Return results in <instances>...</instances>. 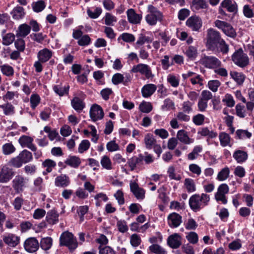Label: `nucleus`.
Segmentation results:
<instances>
[{
    "instance_id": "obj_1",
    "label": "nucleus",
    "mask_w": 254,
    "mask_h": 254,
    "mask_svg": "<svg viewBox=\"0 0 254 254\" xmlns=\"http://www.w3.org/2000/svg\"><path fill=\"white\" fill-rule=\"evenodd\" d=\"M209 200V195L206 193H202L201 195L195 194L190 197L189 205L192 210L196 212L206 206Z\"/></svg>"
},
{
    "instance_id": "obj_2",
    "label": "nucleus",
    "mask_w": 254,
    "mask_h": 254,
    "mask_svg": "<svg viewBox=\"0 0 254 254\" xmlns=\"http://www.w3.org/2000/svg\"><path fill=\"white\" fill-rule=\"evenodd\" d=\"M60 245L66 246L70 251H74L77 247L78 243L72 233L64 232L60 237Z\"/></svg>"
},
{
    "instance_id": "obj_3",
    "label": "nucleus",
    "mask_w": 254,
    "mask_h": 254,
    "mask_svg": "<svg viewBox=\"0 0 254 254\" xmlns=\"http://www.w3.org/2000/svg\"><path fill=\"white\" fill-rule=\"evenodd\" d=\"M149 13L146 16L145 19L148 24L154 25L157 21H161L163 18L162 13L152 5L148 6Z\"/></svg>"
},
{
    "instance_id": "obj_4",
    "label": "nucleus",
    "mask_w": 254,
    "mask_h": 254,
    "mask_svg": "<svg viewBox=\"0 0 254 254\" xmlns=\"http://www.w3.org/2000/svg\"><path fill=\"white\" fill-rule=\"evenodd\" d=\"M220 33L212 29L208 30L206 46L210 50H214L218 43L222 40Z\"/></svg>"
},
{
    "instance_id": "obj_5",
    "label": "nucleus",
    "mask_w": 254,
    "mask_h": 254,
    "mask_svg": "<svg viewBox=\"0 0 254 254\" xmlns=\"http://www.w3.org/2000/svg\"><path fill=\"white\" fill-rule=\"evenodd\" d=\"M232 60L235 64L242 67L246 66L249 63L248 57L241 49L236 51L233 54Z\"/></svg>"
},
{
    "instance_id": "obj_6",
    "label": "nucleus",
    "mask_w": 254,
    "mask_h": 254,
    "mask_svg": "<svg viewBox=\"0 0 254 254\" xmlns=\"http://www.w3.org/2000/svg\"><path fill=\"white\" fill-rule=\"evenodd\" d=\"M215 25L221 29L227 36L234 38L237 35L235 29L230 24L226 22L217 20L215 21Z\"/></svg>"
},
{
    "instance_id": "obj_7",
    "label": "nucleus",
    "mask_w": 254,
    "mask_h": 254,
    "mask_svg": "<svg viewBox=\"0 0 254 254\" xmlns=\"http://www.w3.org/2000/svg\"><path fill=\"white\" fill-rule=\"evenodd\" d=\"M201 64L208 68H216L221 65V62L213 56H204L200 60Z\"/></svg>"
},
{
    "instance_id": "obj_8",
    "label": "nucleus",
    "mask_w": 254,
    "mask_h": 254,
    "mask_svg": "<svg viewBox=\"0 0 254 254\" xmlns=\"http://www.w3.org/2000/svg\"><path fill=\"white\" fill-rule=\"evenodd\" d=\"M131 71L133 73L139 72L141 74L144 75L147 79L152 78L154 76L150 66L143 64H139L134 65Z\"/></svg>"
},
{
    "instance_id": "obj_9",
    "label": "nucleus",
    "mask_w": 254,
    "mask_h": 254,
    "mask_svg": "<svg viewBox=\"0 0 254 254\" xmlns=\"http://www.w3.org/2000/svg\"><path fill=\"white\" fill-rule=\"evenodd\" d=\"M229 190V189L227 184H223L220 185L215 195V198L216 201H221L222 203L226 204L227 200L225 195L228 193Z\"/></svg>"
},
{
    "instance_id": "obj_10",
    "label": "nucleus",
    "mask_w": 254,
    "mask_h": 254,
    "mask_svg": "<svg viewBox=\"0 0 254 254\" xmlns=\"http://www.w3.org/2000/svg\"><path fill=\"white\" fill-rule=\"evenodd\" d=\"M104 115V112L101 106L97 104L92 105L90 110V117L93 121L96 122L102 119Z\"/></svg>"
},
{
    "instance_id": "obj_11",
    "label": "nucleus",
    "mask_w": 254,
    "mask_h": 254,
    "mask_svg": "<svg viewBox=\"0 0 254 254\" xmlns=\"http://www.w3.org/2000/svg\"><path fill=\"white\" fill-rule=\"evenodd\" d=\"M25 250L29 253H34L39 249V244L38 240L35 238H28L24 242Z\"/></svg>"
},
{
    "instance_id": "obj_12",
    "label": "nucleus",
    "mask_w": 254,
    "mask_h": 254,
    "mask_svg": "<svg viewBox=\"0 0 254 254\" xmlns=\"http://www.w3.org/2000/svg\"><path fill=\"white\" fill-rule=\"evenodd\" d=\"M14 175L12 170L6 166L0 168V183H5L8 182Z\"/></svg>"
},
{
    "instance_id": "obj_13",
    "label": "nucleus",
    "mask_w": 254,
    "mask_h": 254,
    "mask_svg": "<svg viewBox=\"0 0 254 254\" xmlns=\"http://www.w3.org/2000/svg\"><path fill=\"white\" fill-rule=\"evenodd\" d=\"M186 24L193 31H198L202 26V21L197 16H191L187 20Z\"/></svg>"
},
{
    "instance_id": "obj_14",
    "label": "nucleus",
    "mask_w": 254,
    "mask_h": 254,
    "mask_svg": "<svg viewBox=\"0 0 254 254\" xmlns=\"http://www.w3.org/2000/svg\"><path fill=\"white\" fill-rule=\"evenodd\" d=\"M182 222V216L177 213H171L168 216V223L171 228L179 227Z\"/></svg>"
},
{
    "instance_id": "obj_15",
    "label": "nucleus",
    "mask_w": 254,
    "mask_h": 254,
    "mask_svg": "<svg viewBox=\"0 0 254 254\" xmlns=\"http://www.w3.org/2000/svg\"><path fill=\"white\" fill-rule=\"evenodd\" d=\"M26 182V178L20 175L16 176L12 181L13 188L17 192H20L23 190Z\"/></svg>"
},
{
    "instance_id": "obj_16",
    "label": "nucleus",
    "mask_w": 254,
    "mask_h": 254,
    "mask_svg": "<svg viewBox=\"0 0 254 254\" xmlns=\"http://www.w3.org/2000/svg\"><path fill=\"white\" fill-rule=\"evenodd\" d=\"M143 155L139 154L138 156H134L127 160V164L131 171H133L137 166L143 164Z\"/></svg>"
},
{
    "instance_id": "obj_17",
    "label": "nucleus",
    "mask_w": 254,
    "mask_h": 254,
    "mask_svg": "<svg viewBox=\"0 0 254 254\" xmlns=\"http://www.w3.org/2000/svg\"><path fill=\"white\" fill-rule=\"evenodd\" d=\"M33 139L26 135H22L21 136L18 142L20 145L23 147H28L32 151H36V146L33 144Z\"/></svg>"
},
{
    "instance_id": "obj_18",
    "label": "nucleus",
    "mask_w": 254,
    "mask_h": 254,
    "mask_svg": "<svg viewBox=\"0 0 254 254\" xmlns=\"http://www.w3.org/2000/svg\"><path fill=\"white\" fill-rule=\"evenodd\" d=\"M182 238L177 233L170 235L167 239L168 245L173 249L178 248L182 244Z\"/></svg>"
},
{
    "instance_id": "obj_19",
    "label": "nucleus",
    "mask_w": 254,
    "mask_h": 254,
    "mask_svg": "<svg viewBox=\"0 0 254 254\" xmlns=\"http://www.w3.org/2000/svg\"><path fill=\"white\" fill-rule=\"evenodd\" d=\"M221 6L229 12L236 13L238 11L237 3L233 0H223L221 3Z\"/></svg>"
},
{
    "instance_id": "obj_20",
    "label": "nucleus",
    "mask_w": 254,
    "mask_h": 254,
    "mask_svg": "<svg viewBox=\"0 0 254 254\" xmlns=\"http://www.w3.org/2000/svg\"><path fill=\"white\" fill-rule=\"evenodd\" d=\"M130 190L137 199H142L145 196V190L139 188L138 184L135 182L130 183Z\"/></svg>"
},
{
    "instance_id": "obj_21",
    "label": "nucleus",
    "mask_w": 254,
    "mask_h": 254,
    "mask_svg": "<svg viewBox=\"0 0 254 254\" xmlns=\"http://www.w3.org/2000/svg\"><path fill=\"white\" fill-rule=\"evenodd\" d=\"M127 16L129 22L132 24L140 23L142 15L137 14L133 9H129L127 11Z\"/></svg>"
},
{
    "instance_id": "obj_22",
    "label": "nucleus",
    "mask_w": 254,
    "mask_h": 254,
    "mask_svg": "<svg viewBox=\"0 0 254 254\" xmlns=\"http://www.w3.org/2000/svg\"><path fill=\"white\" fill-rule=\"evenodd\" d=\"M69 184V178L65 175H60L55 179V185L57 187L65 188L68 186Z\"/></svg>"
},
{
    "instance_id": "obj_23",
    "label": "nucleus",
    "mask_w": 254,
    "mask_h": 254,
    "mask_svg": "<svg viewBox=\"0 0 254 254\" xmlns=\"http://www.w3.org/2000/svg\"><path fill=\"white\" fill-rule=\"evenodd\" d=\"M156 88V85L153 84H147L144 85L141 89L142 96L145 98L150 97L154 93Z\"/></svg>"
},
{
    "instance_id": "obj_24",
    "label": "nucleus",
    "mask_w": 254,
    "mask_h": 254,
    "mask_svg": "<svg viewBox=\"0 0 254 254\" xmlns=\"http://www.w3.org/2000/svg\"><path fill=\"white\" fill-rule=\"evenodd\" d=\"M52 53L49 49L45 48L40 50L38 53V58L41 63H45L52 57Z\"/></svg>"
},
{
    "instance_id": "obj_25",
    "label": "nucleus",
    "mask_w": 254,
    "mask_h": 254,
    "mask_svg": "<svg viewBox=\"0 0 254 254\" xmlns=\"http://www.w3.org/2000/svg\"><path fill=\"white\" fill-rule=\"evenodd\" d=\"M46 220L50 224H56L59 221V214L55 210H51L47 214Z\"/></svg>"
},
{
    "instance_id": "obj_26",
    "label": "nucleus",
    "mask_w": 254,
    "mask_h": 254,
    "mask_svg": "<svg viewBox=\"0 0 254 254\" xmlns=\"http://www.w3.org/2000/svg\"><path fill=\"white\" fill-rule=\"evenodd\" d=\"M177 138L182 142L189 144L193 142V139L190 138L187 132L184 130H180L177 134Z\"/></svg>"
},
{
    "instance_id": "obj_27",
    "label": "nucleus",
    "mask_w": 254,
    "mask_h": 254,
    "mask_svg": "<svg viewBox=\"0 0 254 254\" xmlns=\"http://www.w3.org/2000/svg\"><path fill=\"white\" fill-rule=\"evenodd\" d=\"M233 157L239 163H241L245 162L248 158V154L246 152L238 150H236L233 154Z\"/></svg>"
},
{
    "instance_id": "obj_28",
    "label": "nucleus",
    "mask_w": 254,
    "mask_h": 254,
    "mask_svg": "<svg viewBox=\"0 0 254 254\" xmlns=\"http://www.w3.org/2000/svg\"><path fill=\"white\" fill-rule=\"evenodd\" d=\"M3 241L7 245L11 247L16 246L19 242V239L18 237L13 234H9L3 239Z\"/></svg>"
},
{
    "instance_id": "obj_29",
    "label": "nucleus",
    "mask_w": 254,
    "mask_h": 254,
    "mask_svg": "<svg viewBox=\"0 0 254 254\" xmlns=\"http://www.w3.org/2000/svg\"><path fill=\"white\" fill-rule=\"evenodd\" d=\"M64 162L66 165L70 166L71 167L76 168L81 164V160L78 157L75 156H70Z\"/></svg>"
},
{
    "instance_id": "obj_30",
    "label": "nucleus",
    "mask_w": 254,
    "mask_h": 254,
    "mask_svg": "<svg viewBox=\"0 0 254 254\" xmlns=\"http://www.w3.org/2000/svg\"><path fill=\"white\" fill-rule=\"evenodd\" d=\"M71 105L73 109L77 112H80L85 107L83 101L78 97H74L71 102Z\"/></svg>"
},
{
    "instance_id": "obj_31",
    "label": "nucleus",
    "mask_w": 254,
    "mask_h": 254,
    "mask_svg": "<svg viewBox=\"0 0 254 254\" xmlns=\"http://www.w3.org/2000/svg\"><path fill=\"white\" fill-rule=\"evenodd\" d=\"M23 163H26L32 160V153L27 150H23L18 155Z\"/></svg>"
},
{
    "instance_id": "obj_32",
    "label": "nucleus",
    "mask_w": 254,
    "mask_h": 254,
    "mask_svg": "<svg viewBox=\"0 0 254 254\" xmlns=\"http://www.w3.org/2000/svg\"><path fill=\"white\" fill-rule=\"evenodd\" d=\"M11 14L14 19H19L24 15V8L21 6H16L12 10Z\"/></svg>"
},
{
    "instance_id": "obj_33",
    "label": "nucleus",
    "mask_w": 254,
    "mask_h": 254,
    "mask_svg": "<svg viewBox=\"0 0 254 254\" xmlns=\"http://www.w3.org/2000/svg\"><path fill=\"white\" fill-rule=\"evenodd\" d=\"M184 185L188 192H192L196 190L194 181L191 179L186 178L185 180Z\"/></svg>"
},
{
    "instance_id": "obj_34",
    "label": "nucleus",
    "mask_w": 254,
    "mask_h": 254,
    "mask_svg": "<svg viewBox=\"0 0 254 254\" xmlns=\"http://www.w3.org/2000/svg\"><path fill=\"white\" fill-rule=\"evenodd\" d=\"M232 78L239 84H242L245 80V76L241 72L233 71L230 72Z\"/></svg>"
},
{
    "instance_id": "obj_35",
    "label": "nucleus",
    "mask_w": 254,
    "mask_h": 254,
    "mask_svg": "<svg viewBox=\"0 0 254 254\" xmlns=\"http://www.w3.org/2000/svg\"><path fill=\"white\" fill-rule=\"evenodd\" d=\"M42 164L44 167L46 168V171L43 172V174L44 175L50 173L52 171L53 168H55L56 166V162L51 159H46L43 162Z\"/></svg>"
},
{
    "instance_id": "obj_36",
    "label": "nucleus",
    "mask_w": 254,
    "mask_h": 254,
    "mask_svg": "<svg viewBox=\"0 0 254 254\" xmlns=\"http://www.w3.org/2000/svg\"><path fill=\"white\" fill-rule=\"evenodd\" d=\"M219 137L220 144L222 146L225 147L230 144V137L228 134L224 132H221L219 134Z\"/></svg>"
},
{
    "instance_id": "obj_37",
    "label": "nucleus",
    "mask_w": 254,
    "mask_h": 254,
    "mask_svg": "<svg viewBox=\"0 0 254 254\" xmlns=\"http://www.w3.org/2000/svg\"><path fill=\"white\" fill-rule=\"evenodd\" d=\"M101 164L103 168L108 170L113 169L112 163L111 159L106 155L103 156L101 160Z\"/></svg>"
},
{
    "instance_id": "obj_38",
    "label": "nucleus",
    "mask_w": 254,
    "mask_h": 254,
    "mask_svg": "<svg viewBox=\"0 0 254 254\" xmlns=\"http://www.w3.org/2000/svg\"><path fill=\"white\" fill-rule=\"evenodd\" d=\"M53 240L50 237H46L42 239L40 245L41 248L44 250L50 249L52 245Z\"/></svg>"
},
{
    "instance_id": "obj_39",
    "label": "nucleus",
    "mask_w": 254,
    "mask_h": 254,
    "mask_svg": "<svg viewBox=\"0 0 254 254\" xmlns=\"http://www.w3.org/2000/svg\"><path fill=\"white\" fill-rule=\"evenodd\" d=\"M2 153L8 155L13 153L15 151V148L11 143H6L2 147Z\"/></svg>"
},
{
    "instance_id": "obj_40",
    "label": "nucleus",
    "mask_w": 254,
    "mask_h": 254,
    "mask_svg": "<svg viewBox=\"0 0 254 254\" xmlns=\"http://www.w3.org/2000/svg\"><path fill=\"white\" fill-rule=\"evenodd\" d=\"M144 142L146 147L148 149H151L154 145L156 144V139L153 137L152 135L147 134L144 138Z\"/></svg>"
},
{
    "instance_id": "obj_41",
    "label": "nucleus",
    "mask_w": 254,
    "mask_h": 254,
    "mask_svg": "<svg viewBox=\"0 0 254 254\" xmlns=\"http://www.w3.org/2000/svg\"><path fill=\"white\" fill-rule=\"evenodd\" d=\"M32 6L34 11L39 12L45 8L46 5L44 1L39 0L37 2H33Z\"/></svg>"
},
{
    "instance_id": "obj_42",
    "label": "nucleus",
    "mask_w": 254,
    "mask_h": 254,
    "mask_svg": "<svg viewBox=\"0 0 254 254\" xmlns=\"http://www.w3.org/2000/svg\"><path fill=\"white\" fill-rule=\"evenodd\" d=\"M202 150V148L200 146H196L193 149L191 152L189 153L188 155L189 160H192L196 159L198 155V153Z\"/></svg>"
},
{
    "instance_id": "obj_43",
    "label": "nucleus",
    "mask_w": 254,
    "mask_h": 254,
    "mask_svg": "<svg viewBox=\"0 0 254 254\" xmlns=\"http://www.w3.org/2000/svg\"><path fill=\"white\" fill-rule=\"evenodd\" d=\"M151 252L155 254H166L165 251L159 245L157 244H153L149 248Z\"/></svg>"
},
{
    "instance_id": "obj_44",
    "label": "nucleus",
    "mask_w": 254,
    "mask_h": 254,
    "mask_svg": "<svg viewBox=\"0 0 254 254\" xmlns=\"http://www.w3.org/2000/svg\"><path fill=\"white\" fill-rule=\"evenodd\" d=\"M18 30L19 35L22 37H25L30 33V26L26 24H23L19 26Z\"/></svg>"
},
{
    "instance_id": "obj_45",
    "label": "nucleus",
    "mask_w": 254,
    "mask_h": 254,
    "mask_svg": "<svg viewBox=\"0 0 254 254\" xmlns=\"http://www.w3.org/2000/svg\"><path fill=\"white\" fill-rule=\"evenodd\" d=\"M0 108L3 110L5 115H9L14 113V107L10 103L0 105Z\"/></svg>"
},
{
    "instance_id": "obj_46",
    "label": "nucleus",
    "mask_w": 254,
    "mask_h": 254,
    "mask_svg": "<svg viewBox=\"0 0 254 254\" xmlns=\"http://www.w3.org/2000/svg\"><path fill=\"white\" fill-rule=\"evenodd\" d=\"M140 110L143 113H148L152 110L151 104L149 102H143L139 105Z\"/></svg>"
},
{
    "instance_id": "obj_47",
    "label": "nucleus",
    "mask_w": 254,
    "mask_h": 254,
    "mask_svg": "<svg viewBox=\"0 0 254 254\" xmlns=\"http://www.w3.org/2000/svg\"><path fill=\"white\" fill-rule=\"evenodd\" d=\"M68 86L66 87H61L59 85H56L54 87V91L59 96H62L65 94H67L68 91Z\"/></svg>"
},
{
    "instance_id": "obj_48",
    "label": "nucleus",
    "mask_w": 254,
    "mask_h": 254,
    "mask_svg": "<svg viewBox=\"0 0 254 254\" xmlns=\"http://www.w3.org/2000/svg\"><path fill=\"white\" fill-rule=\"evenodd\" d=\"M229 173V169L227 167L224 168L218 173L217 179L219 181L225 180L228 177Z\"/></svg>"
},
{
    "instance_id": "obj_49",
    "label": "nucleus",
    "mask_w": 254,
    "mask_h": 254,
    "mask_svg": "<svg viewBox=\"0 0 254 254\" xmlns=\"http://www.w3.org/2000/svg\"><path fill=\"white\" fill-rule=\"evenodd\" d=\"M186 239L192 244H195L198 242V237L197 234L194 232H190L186 236Z\"/></svg>"
},
{
    "instance_id": "obj_50",
    "label": "nucleus",
    "mask_w": 254,
    "mask_h": 254,
    "mask_svg": "<svg viewBox=\"0 0 254 254\" xmlns=\"http://www.w3.org/2000/svg\"><path fill=\"white\" fill-rule=\"evenodd\" d=\"M1 71L2 73L6 76H11L13 74V68L7 64H4L0 66Z\"/></svg>"
},
{
    "instance_id": "obj_51",
    "label": "nucleus",
    "mask_w": 254,
    "mask_h": 254,
    "mask_svg": "<svg viewBox=\"0 0 254 254\" xmlns=\"http://www.w3.org/2000/svg\"><path fill=\"white\" fill-rule=\"evenodd\" d=\"M236 134L239 139H244L245 138H250L252 136V133L247 130L239 129L236 131Z\"/></svg>"
},
{
    "instance_id": "obj_52",
    "label": "nucleus",
    "mask_w": 254,
    "mask_h": 254,
    "mask_svg": "<svg viewBox=\"0 0 254 254\" xmlns=\"http://www.w3.org/2000/svg\"><path fill=\"white\" fill-rule=\"evenodd\" d=\"M161 62L163 68L165 70L168 69L170 66L174 64L173 61H169V56L167 55L164 57V58L161 60Z\"/></svg>"
},
{
    "instance_id": "obj_53",
    "label": "nucleus",
    "mask_w": 254,
    "mask_h": 254,
    "mask_svg": "<svg viewBox=\"0 0 254 254\" xmlns=\"http://www.w3.org/2000/svg\"><path fill=\"white\" fill-rule=\"evenodd\" d=\"M141 241L140 237L136 234H133L130 236V242L133 247H136L139 246Z\"/></svg>"
},
{
    "instance_id": "obj_54",
    "label": "nucleus",
    "mask_w": 254,
    "mask_h": 254,
    "mask_svg": "<svg viewBox=\"0 0 254 254\" xmlns=\"http://www.w3.org/2000/svg\"><path fill=\"white\" fill-rule=\"evenodd\" d=\"M14 39V35L12 33H9L3 37L2 43L5 45H9L13 42Z\"/></svg>"
},
{
    "instance_id": "obj_55",
    "label": "nucleus",
    "mask_w": 254,
    "mask_h": 254,
    "mask_svg": "<svg viewBox=\"0 0 254 254\" xmlns=\"http://www.w3.org/2000/svg\"><path fill=\"white\" fill-rule=\"evenodd\" d=\"M102 11V10L100 7H96L94 12L92 11L90 9H88L87 10L88 16L93 19L98 17Z\"/></svg>"
},
{
    "instance_id": "obj_56",
    "label": "nucleus",
    "mask_w": 254,
    "mask_h": 254,
    "mask_svg": "<svg viewBox=\"0 0 254 254\" xmlns=\"http://www.w3.org/2000/svg\"><path fill=\"white\" fill-rule=\"evenodd\" d=\"M91 42V39L88 35L82 36L78 41V44L81 46L88 45Z\"/></svg>"
},
{
    "instance_id": "obj_57",
    "label": "nucleus",
    "mask_w": 254,
    "mask_h": 254,
    "mask_svg": "<svg viewBox=\"0 0 254 254\" xmlns=\"http://www.w3.org/2000/svg\"><path fill=\"white\" fill-rule=\"evenodd\" d=\"M124 79V77L123 75L120 73H117L113 76L112 81L114 84L118 85L121 83H122Z\"/></svg>"
},
{
    "instance_id": "obj_58",
    "label": "nucleus",
    "mask_w": 254,
    "mask_h": 254,
    "mask_svg": "<svg viewBox=\"0 0 254 254\" xmlns=\"http://www.w3.org/2000/svg\"><path fill=\"white\" fill-rule=\"evenodd\" d=\"M90 145V142L88 140H82L79 145V152L82 153L86 151L89 148Z\"/></svg>"
},
{
    "instance_id": "obj_59",
    "label": "nucleus",
    "mask_w": 254,
    "mask_h": 254,
    "mask_svg": "<svg viewBox=\"0 0 254 254\" xmlns=\"http://www.w3.org/2000/svg\"><path fill=\"white\" fill-rule=\"evenodd\" d=\"M236 111L237 115L240 118H245L246 114L244 106L241 104H237L236 106Z\"/></svg>"
},
{
    "instance_id": "obj_60",
    "label": "nucleus",
    "mask_w": 254,
    "mask_h": 254,
    "mask_svg": "<svg viewBox=\"0 0 254 254\" xmlns=\"http://www.w3.org/2000/svg\"><path fill=\"white\" fill-rule=\"evenodd\" d=\"M40 101V98L37 94H33L30 97L31 107L34 109L39 104Z\"/></svg>"
},
{
    "instance_id": "obj_61",
    "label": "nucleus",
    "mask_w": 254,
    "mask_h": 254,
    "mask_svg": "<svg viewBox=\"0 0 254 254\" xmlns=\"http://www.w3.org/2000/svg\"><path fill=\"white\" fill-rule=\"evenodd\" d=\"M186 54L189 58L194 59L197 55V50L193 46H190L186 52Z\"/></svg>"
},
{
    "instance_id": "obj_62",
    "label": "nucleus",
    "mask_w": 254,
    "mask_h": 254,
    "mask_svg": "<svg viewBox=\"0 0 254 254\" xmlns=\"http://www.w3.org/2000/svg\"><path fill=\"white\" fill-rule=\"evenodd\" d=\"M205 117L202 114H197L194 116L192 118L193 122L197 126H200L204 123Z\"/></svg>"
},
{
    "instance_id": "obj_63",
    "label": "nucleus",
    "mask_w": 254,
    "mask_h": 254,
    "mask_svg": "<svg viewBox=\"0 0 254 254\" xmlns=\"http://www.w3.org/2000/svg\"><path fill=\"white\" fill-rule=\"evenodd\" d=\"M174 108L173 102L170 99H166L164 100L162 109L164 110H169Z\"/></svg>"
},
{
    "instance_id": "obj_64",
    "label": "nucleus",
    "mask_w": 254,
    "mask_h": 254,
    "mask_svg": "<svg viewBox=\"0 0 254 254\" xmlns=\"http://www.w3.org/2000/svg\"><path fill=\"white\" fill-rule=\"evenodd\" d=\"M46 214V211L43 209H36L33 215V217L35 219H40L43 218Z\"/></svg>"
}]
</instances>
